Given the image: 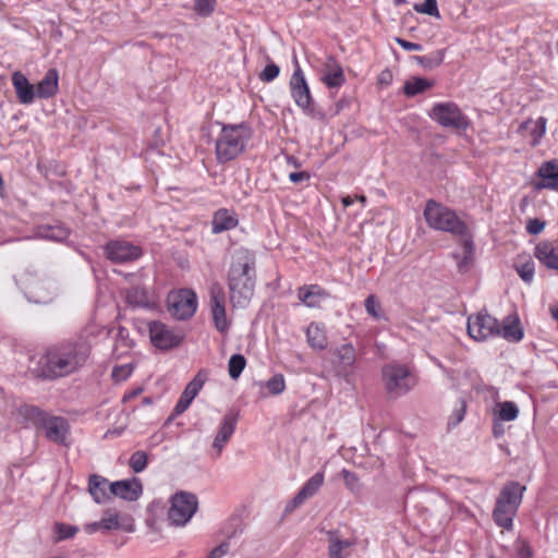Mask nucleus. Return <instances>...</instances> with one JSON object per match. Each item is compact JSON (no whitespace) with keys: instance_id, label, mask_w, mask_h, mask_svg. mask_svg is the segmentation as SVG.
Wrapping results in <instances>:
<instances>
[{"instance_id":"1","label":"nucleus","mask_w":558,"mask_h":558,"mask_svg":"<svg viewBox=\"0 0 558 558\" xmlns=\"http://www.w3.org/2000/svg\"><path fill=\"white\" fill-rule=\"evenodd\" d=\"M92 344L85 337L58 343L47 349L39 362V376L57 379L80 371L89 359Z\"/></svg>"},{"instance_id":"2","label":"nucleus","mask_w":558,"mask_h":558,"mask_svg":"<svg viewBox=\"0 0 558 558\" xmlns=\"http://www.w3.org/2000/svg\"><path fill=\"white\" fill-rule=\"evenodd\" d=\"M255 254L244 247L234 251L228 270V288L230 302L234 307L244 308L248 305L256 284Z\"/></svg>"},{"instance_id":"3","label":"nucleus","mask_w":558,"mask_h":558,"mask_svg":"<svg viewBox=\"0 0 558 558\" xmlns=\"http://www.w3.org/2000/svg\"><path fill=\"white\" fill-rule=\"evenodd\" d=\"M466 329L469 336L476 341L500 337L509 342H519L524 336L517 316L508 315L504 318L502 323H499L497 318L485 310L469 316Z\"/></svg>"},{"instance_id":"4","label":"nucleus","mask_w":558,"mask_h":558,"mask_svg":"<svg viewBox=\"0 0 558 558\" xmlns=\"http://www.w3.org/2000/svg\"><path fill=\"white\" fill-rule=\"evenodd\" d=\"M423 216L427 226L434 230L447 232L459 238L470 233L468 225L453 209L435 199L426 202Z\"/></svg>"},{"instance_id":"5","label":"nucleus","mask_w":558,"mask_h":558,"mask_svg":"<svg viewBox=\"0 0 558 558\" xmlns=\"http://www.w3.org/2000/svg\"><path fill=\"white\" fill-rule=\"evenodd\" d=\"M251 138V130L244 124H225L216 140V156L219 162L236 158L245 149Z\"/></svg>"},{"instance_id":"6","label":"nucleus","mask_w":558,"mask_h":558,"mask_svg":"<svg viewBox=\"0 0 558 558\" xmlns=\"http://www.w3.org/2000/svg\"><path fill=\"white\" fill-rule=\"evenodd\" d=\"M21 413L34 425L43 427L45 436L49 441L64 447L70 445L68 441L70 425L66 418L50 415L35 405H25L22 408Z\"/></svg>"},{"instance_id":"7","label":"nucleus","mask_w":558,"mask_h":558,"mask_svg":"<svg viewBox=\"0 0 558 558\" xmlns=\"http://www.w3.org/2000/svg\"><path fill=\"white\" fill-rule=\"evenodd\" d=\"M381 380L389 398L397 399L410 392L417 384L416 375L405 364L391 362L383 366Z\"/></svg>"},{"instance_id":"8","label":"nucleus","mask_w":558,"mask_h":558,"mask_svg":"<svg viewBox=\"0 0 558 558\" xmlns=\"http://www.w3.org/2000/svg\"><path fill=\"white\" fill-rule=\"evenodd\" d=\"M28 301L36 304H48L56 296L54 283L37 274L25 272L15 279Z\"/></svg>"},{"instance_id":"9","label":"nucleus","mask_w":558,"mask_h":558,"mask_svg":"<svg viewBox=\"0 0 558 558\" xmlns=\"http://www.w3.org/2000/svg\"><path fill=\"white\" fill-rule=\"evenodd\" d=\"M171 506L168 511V521L173 526H184L198 508L196 495L189 492H178L171 497Z\"/></svg>"},{"instance_id":"10","label":"nucleus","mask_w":558,"mask_h":558,"mask_svg":"<svg viewBox=\"0 0 558 558\" xmlns=\"http://www.w3.org/2000/svg\"><path fill=\"white\" fill-rule=\"evenodd\" d=\"M132 286L125 290V301L132 308L153 310L158 303L157 294L143 275H130Z\"/></svg>"},{"instance_id":"11","label":"nucleus","mask_w":558,"mask_h":558,"mask_svg":"<svg viewBox=\"0 0 558 558\" xmlns=\"http://www.w3.org/2000/svg\"><path fill=\"white\" fill-rule=\"evenodd\" d=\"M429 117L447 129L465 130L469 126L468 117L454 102L435 104L429 112Z\"/></svg>"},{"instance_id":"12","label":"nucleus","mask_w":558,"mask_h":558,"mask_svg":"<svg viewBox=\"0 0 558 558\" xmlns=\"http://www.w3.org/2000/svg\"><path fill=\"white\" fill-rule=\"evenodd\" d=\"M197 308V296L189 289L171 293L168 298V311L179 320L191 318Z\"/></svg>"},{"instance_id":"13","label":"nucleus","mask_w":558,"mask_h":558,"mask_svg":"<svg viewBox=\"0 0 558 558\" xmlns=\"http://www.w3.org/2000/svg\"><path fill=\"white\" fill-rule=\"evenodd\" d=\"M148 331L153 345L162 351L179 347L183 340L182 333L173 331L159 320L149 322Z\"/></svg>"},{"instance_id":"14","label":"nucleus","mask_w":558,"mask_h":558,"mask_svg":"<svg viewBox=\"0 0 558 558\" xmlns=\"http://www.w3.org/2000/svg\"><path fill=\"white\" fill-rule=\"evenodd\" d=\"M104 253L112 263L122 264L137 259L142 255V250L128 241L113 240L105 245Z\"/></svg>"},{"instance_id":"15","label":"nucleus","mask_w":558,"mask_h":558,"mask_svg":"<svg viewBox=\"0 0 558 558\" xmlns=\"http://www.w3.org/2000/svg\"><path fill=\"white\" fill-rule=\"evenodd\" d=\"M210 311L216 329L225 335L229 331L230 322L226 313L225 292L220 286H214L210 289Z\"/></svg>"},{"instance_id":"16","label":"nucleus","mask_w":558,"mask_h":558,"mask_svg":"<svg viewBox=\"0 0 558 558\" xmlns=\"http://www.w3.org/2000/svg\"><path fill=\"white\" fill-rule=\"evenodd\" d=\"M291 96L295 104L304 111H312V95L301 68L296 64L290 80Z\"/></svg>"},{"instance_id":"17","label":"nucleus","mask_w":558,"mask_h":558,"mask_svg":"<svg viewBox=\"0 0 558 558\" xmlns=\"http://www.w3.org/2000/svg\"><path fill=\"white\" fill-rule=\"evenodd\" d=\"M238 418L239 413L235 411H230L223 416L219 429L213 441V449L216 451V457L220 456L225 446L233 435L236 427Z\"/></svg>"},{"instance_id":"18","label":"nucleus","mask_w":558,"mask_h":558,"mask_svg":"<svg viewBox=\"0 0 558 558\" xmlns=\"http://www.w3.org/2000/svg\"><path fill=\"white\" fill-rule=\"evenodd\" d=\"M109 490L112 496L128 501H135L143 494V485L140 478L132 477L129 480L116 481L111 483Z\"/></svg>"},{"instance_id":"19","label":"nucleus","mask_w":558,"mask_h":558,"mask_svg":"<svg viewBox=\"0 0 558 558\" xmlns=\"http://www.w3.org/2000/svg\"><path fill=\"white\" fill-rule=\"evenodd\" d=\"M207 376L202 371L195 375V377L186 385L180 399L178 400L173 409V415H180L189 409L194 398L203 388Z\"/></svg>"},{"instance_id":"20","label":"nucleus","mask_w":558,"mask_h":558,"mask_svg":"<svg viewBox=\"0 0 558 558\" xmlns=\"http://www.w3.org/2000/svg\"><path fill=\"white\" fill-rule=\"evenodd\" d=\"M542 179L535 184L536 190H553L558 192V159L547 160L537 170Z\"/></svg>"},{"instance_id":"21","label":"nucleus","mask_w":558,"mask_h":558,"mask_svg":"<svg viewBox=\"0 0 558 558\" xmlns=\"http://www.w3.org/2000/svg\"><path fill=\"white\" fill-rule=\"evenodd\" d=\"M461 247L462 254L452 253V257L457 262L458 271L460 274H466L473 267L474 262V242L471 233L461 236Z\"/></svg>"},{"instance_id":"22","label":"nucleus","mask_w":558,"mask_h":558,"mask_svg":"<svg viewBox=\"0 0 558 558\" xmlns=\"http://www.w3.org/2000/svg\"><path fill=\"white\" fill-rule=\"evenodd\" d=\"M11 81L15 89L16 97L21 104L29 105L34 102L35 97L37 96L36 89L21 71H15L12 74Z\"/></svg>"},{"instance_id":"23","label":"nucleus","mask_w":558,"mask_h":558,"mask_svg":"<svg viewBox=\"0 0 558 558\" xmlns=\"http://www.w3.org/2000/svg\"><path fill=\"white\" fill-rule=\"evenodd\" d=\"M298 298L307 307H319L329 298V293L318 284H311L299 288Z\"/></svg>"},{"instance_id":"24","label":"nucleus","mask_w":558,"mask_h":558,"mask_svg":"<svg viewBox=\"0 0 558 558\" xmlns=\"http://www.w3.org/2000/svg\"><path fill=\"white\" fill-rule=\"evenodd\" d=\"M534 256L546 268L558 271V247H555L551 242H539L534 248Z\"/></svg>"},{"instance_id":"25","label":"nucleus","mask_w":558,"mask_h":558,"mask_svg":"<svg viewBox=\"0 0 558 558\" xmlns=\"http://www.w3.org/2000/svg\"><path fill=\"white\" fill-rule=\"evenodd\" d=\"M525 490L526 487L524 485H521L519 482L511 481L504 485L497 499L518 510Z\"/></svg>"},{"instance_id":"26","label":"nucleus","mask_w":558,"mask_h":558,"mask_svg":"<svg viewBox=\"0 0 558 558\" xmlns=\"http://www.w3.org/2000/svg\"><path fill=\"white\" fill-rule=\"evenodd\" d=\"M111 483L109 481L98 474H92L88 478V492L93 497L94 501L97 504L106 502L110 499L112 494L109 490V486Z\"/></svg>"},{"instance_id":"27","label":"nucleus","mask_w":558,"mask_h":558,"mask_svg":"<svg viewBox=\"0 0 558 558\" xmlns=\"http://www.w3.org/2000/svg\"><path fill=\"white\" fill-rule=\"evenodd\" d=\"M339 365L337 374L343 377L349 376L352 373L355 363V349L351 343L342 344L336 351Z\"/></svg>"},{"instance_id":"28","label":"nucleus","mask_w":558,"mask_h":558,"mask_svg":"<svg viewBox=\"0 0 558 558\" xmlns=\"http://www.w3.org/2000/svg\"><path fill=\"white\" fill-rule=\"evenodd\" d=\"M99 524L102 525V531L111 530H123L132 533L134 531V524L130 517H121L117 511H106V517L99 520Z\"/></svg>"},{"instance_id":"29","label":"nucleus","mask_w":558,"mask_h":558,"mask_svg":"<svg viewBox=\"0 0 558 558\" xmlns=\"http://www.w3.org/2000/svg\"><path fill=\"white\" fill-rule=\"evenodd\" d=\"M238 226V216L233 210L226 208L218 209L213 217V233H221Z\"/></svg>"},{"instance_id":"30","label":"nucleus","mask_w":558,"mask_h":558,"mask_svg":"<svg viewBox=\"0 0 558 558\" xmlns=\"http://www.w3.org/2000/svg\"><path fill=\"white\" fill-rule=\"evenodd\" d=\"M59 73L56 69H49L45 76L37 84L36 95L38 98L47 99L54 96L59 89Z\"/></svg>"},{"instance_id":"31","label":"nucleus","mask_w":558,"mask_h":558,"mask_svg":"<svg viewBox=\"0 0 558 558\" xmlns=\"http://www.w3.org/2000/svg\"><path fill=\"white\" fill-rule=\"evenodd\" d=\"M518 510L510 507V505L504 504V501L496 499V505L493 511V519L495 523L510 531L513 526V518L515 517Z\"/></svg>"},{"instance_id":"32","label":"nucleus","mask_w":558,"mask_h":558,"mask_svg":"<svg viewBox=\"0 0 558 558\" xmlns=\"http://www.w3.org/2000/svg\"><path fill=\"white\" fill-rule=\"evenodd\" d=\"M327 538L329 558H344L347 550L353 545L352 541L342 538L338 531H328Z\"/></svg>"},{"instance_id":"33","label":"nucleus","mask_w":558,"mask_h":558,"mask_svg":"<svg viewBox=\"0 0 558 558\" xmlns=\"http://www.w3.org/2000/svg\"><path fill=\"white\" fill-rule=\"evenodd\" d=\"M519 277L526 283H531L534 278L535 265L532 257L527 254L519 255L513 264Z\"/></svg>"},{"instance_id":"34","label":"nucleus","mask_w":558,"mask_h":558,"mask_svg":"<svg viewBox=\"0 0 558 558\" xmlns=\"http://www.w3.org/2000/svg\"><path fill=\"white\" fill-rule=\"evenodd\" d=\"M70 234V231L63 225H54V226H41L38 229V235L46 240L61 242L65 240Z\"/></svg>"},{"instance_id":"35","label":"nucleus","mask_w":558,"mask_h":558,"mask_svg":"<svg viewBox=\"0 0 558 558\" xmlns=\"http://www.w3.org/2000/svg\"><path fill=\"white\" fill-rule=\"evenodd\" d=\"M308 344L314 349L323 350L327 345L325 332L317 323H311L306 329Z\"/></svg>"},{"instance_id":"36","label":"nucleus","mask_w":558,"mask_h":558,"mask_svg":"<svg viewBox=\"0 0 558 558\" xmlns=\"http://www.w3.org/2000/svg\"><path fill=\"white\" fill-rule=\"evenodd\" d=\"M433 83L423 77H413L404 83L403 92L408 97H413L417 94L430 88Z\"/></svg>"},{"instance_id":"37","label":"nucleus","mask_w":558,"mask_h":558,"mask_svg":"<svg viewBox=\"0 0 558 558\" xmlns=\"http://www.w3.org/2000/svg\"><path fill=\"white\" fill-rule=\"evenodd\" d=\"M322 80L329 88L341 86L344 83L342 68L339 64H335L332 68L325 71Z\"/></svg>"},{"instance_id":"38","label":"nucleus","mask_w":558,"mask_h":558,"mask_svg":"<svg viewBox=\"0 0 558 558\" xmlns=\"http://www.w3.org/2000/svg\"><path fill=\"white\" fill-rule=\"evenodd\" d=\"M324 483V474L320 472L315 473L300 489V494L308 499L314 496Z\"/></svg>"},{"instance_id":"39","label":"nucleus","mask_w":558,"mask_h":558,"mask_svg":"<svg viewBox=\"0 0 558 558\" xmlns=\"http://www.w3.org/2000/svg\"><path fill=\"white\" fill-rule=\"evenodd\" d=\"M246 366V360L242 354H233L229 359L228 372L232 379H238Z\"/></svg>"},{"instance_id":"40","label":"nucleus","mask_w":558,"mask_h":558,"mask_svg":"<svg viewBox=\"0 0 558 558\" xmlns=\"http://www.w3.org/2000/svg\"><path fill=\"white\" fill-rule=\"evenodd\" d=\"M498 416L501 421L510 422L518 417L519 409L512 401H504L498 404Z\"/></svg>"},{"instance_id":"41","label":"nucleus","mask_w":558,"mask_h":558,"mask_svg":"<svg viewBox=\"0 0 558 558\" xmlns=\"http://www.w3.org/2000/svg\"><path fill=\"white\" fill-rule=\"evenodd\" d=\"M415 61L425 69H433L438 66L444 60V51L437 50L427 56H416Z\"/></svg>"},{"instance_id":"42","label":"nucleus","mask_w":558,"mask_h":558,"mask_svg":"<svg viewBox=\"0 0 558 558\" xmlns=\"http://www.w3.org/2000/svg\"><path fill=\"white\" fill-rule=\"evenodd\" d=\"M532 121L525 122L522 126L526 128ZM546 123L547 119L544 117H539L535 122H533V128L531 129V135L533 136V141L531 143L532 146L538 145L541 138L544 136L546 132Z\"/></svg>"},{"instance_id":"43","label":"nucleus","mask_w":558,"mask_h":558,"mask_svg":"<svg viewBox=\"0 0 558 558\" xmlns=\"http://www.w3.org/2000/svg\"><path fill=\"white\" fill-rule=\"evenodd\" d=\"M148 463V456L145 451L137 450L132 453L129 460V466L134 473L143 472Z\"/></svg>"},{"instance_id":"44","label":"nucleus","mask_w":558,"mask_h":558,"mask_svg":"<svg viewBox=\"0 0 558 558\" xmlns=\"http://www.w3.org/2000/svg\"><path fill=\"white\" fill-rule=\"evenodd\" d=\"M266 388L272 396L281 395L286 390V380L282 374H276L270 377L266 384Z\"/></svg>"},{"instance_id":"45","label":"nucleus","mask_w":558,"mask_h":558,"mask_svg":"<svg viewBox=\"0 0 558 558\" xmlns=\"http://www.w3.org/2000/svg\"><path fill=\"white\" fill-rule=\"evenodd\" d=\"M54 530L57 533V541H64L75 536L78 532V527L75 525H70L65 523H56Z\"/></svg>"},{"instance_id":"46","label":"nucleus","mask_w":558,"mask_h":558,"mask_svg":"<svg viewBox=\"0 0 558 558\" xmlns=\"http://www.w3.org/2000/svg\"><path fill=\"white\" fill-rule=\"evenodd\" d=\"M364 304L365 311L369 316L374 317L375 319H380L384 317L380 311V303L374 294L368 295Z\"/></svg>"},{"instance_id":"47","label":"nucleus","mask_w":558,"mask_h":558,"mask_svg":"<svg viewBox=\"0 0 558 558\" xmlns=\"http://www.w3.org/2000/svg\"><path fill=\"white\" fill-rule=\"evenodd\" d=\"M465 410H466L465 401L463 399H459L456 404L452 415L449 417L448 425L454 427L458 424H460L464 418Z\"/></svg>"},{"instance_id":"48","label":"nucleus","mask_w":558,"mask_h":558,"mask_svg":"<svg viewBox=\"0 0 558 558\" xmlns=\"http://www.w3.org/2000/svg\"><path fill=\"white\" fill-rule=\"evenodd\" d=\"M280 73V69L275 63L267 64L264 70L259 74V80L265 83L272 82L275 78L278 77Z\"/></svg>"},{"instance_id":"49","label":"nucleus","mask_w":558,"mask_h":558,"mask_svg":"<svg viewBox=\"0 0 558 558\" xmlns=\"http://www.w3.org/2000/svg\"><path fill=\"white\" fill-rule=\"evenodd\" d=\"M515 558H533V550L525 539H518L514 544Z\"/></svg>"},{"instance_id":"50","label":"nucleus","mask_w":558,"mask_h":558,"mask_svg":"<svg viewBox=\"0 0 558 558\" xmlns=\"http://www.w3.org/2000/svg\"><path fill=\"white\" fill-rule=\"evenodd\" d=\"M216 0H195L194 9L201 15H208L214 11Z\"/></svg>"},{"instance_id":"51","label":"nucleus","mask_w":558,"mask_h":558,"mask_svg":"<svg viewBox=\"0 0 558 558\" xmlns=\"http://www.w3.org/2000/svg\"><path fill=\"white\" fill-rule=\"evenodd\" d=\"M132 372H133L132 365L124 364V365L116 366L112 369L111 376L113 379L121 381V380L128 379L131 376Z\"/></svg>"},{"instance_id":"52","label":"nucleus","mask_w":558,"mask_h":558,"mask_svg":"<svg viewBox=\"0 0 558 558\" xmlns=\"http://www.w3.org/2000/svg\"><path fill=\"white\" fill-rule=\"evenodd\" d=\"M341 474H342V477H343V481H344L347 487L350 490L355 492L360 488L359 477L355 473H353L347 469H343L341 471Z\"/></svg>"},{"instance_id":"53","label":"nucleus","mask_w":558,"mask_h":558,"mask_svg":"<svg viewBox=\"0 0 558 558\" xmlns=\"http://www.w3.org/2000/svg\"><path fill=\"white\" fill-rule=\"evenodd\" d=\"M415 10L417 12L427 14V15H438V8H437V1L436 0H425L421 4H416Z\"/></svg>"},{"instance_id":"54","label":"nucleus","mask_w":558,"mask_h":558,"mask_svg":"<svg viewBox=\"0 0 558 558\" xmlns=\"http://www.w3.org/2000/svg\"><path fill=\"white\" fill-rule=\"evenodd\" d=\"M545 226L546 223L544 220L538 218L530 219L526 223V232L532 235L539 234L544 230Z\"/></svg>"},{"instance_id":"55","label":"nucleus","mask_w":558,"mask_h":558,"mask_svg":"<svg viewBox=\"0 0 558 558\" xmlns=\"http://www.w3.org/2000/svg\"><path fill=\"white\" fill-rule=\"evenodd\" d=\"M229 543L222 542L220 545L215 547L208 555L207 558H221L229 551Z\"/></svg>"},{"instance_id":"56","label":"nucleus","mask_w":558,"mask_h":558,"mask_svg":"<svg viewBox=\"0 0 558 558\" xmlns=\"http://www.w3.org/2000/svg\"><path fill=\"white\" fill-rule=\"evenodd\" d=\"M392 78H393L392 72L389 69H385L379 73V75L377 77V82L380 86L386 87L391 84Z\"/></svg>"},{"instance_id":"57","label":"nucleus","mask_w":558,"mask_h":558,"mask_svg":"<svg viewBox=\"0 0 558 558\" xmlns=\"http://www.w3.org/2000/svg\"><path fill=\"white\" fill-rule=\"evenodd\" d=\"M116 338L123 342L125 347L132 345V340L130 339L129 330L125 327L120 326L117 330Z\"/></svg>"},{"instance_id":"58","label":"nucleus","mask_w":558,"mask_h":558,"mask_svg":"<svg viewBox=\"0 0 558 558\" xmlns=\"http://www.w3.org/2000/svg\"><path fill=\"white\" fill-rule=\"evenodd\" d=\"M305 500L306 499L300 493H298L287 505L286 512L293 511L295 508L301 506Z\"/></svg>"},{"instance_id":"59","label":"nucleus","mask_w":558,"mask_h":558,"mask_svg":"<svg viewBox=\"0 0 558 558\" xmlns=\"http://www.w3.org/2000/svg\"><path fill=\"white\" fill-rule=\"evenodd\" d=\"M397 43L405 50H421L422 47L418 44L405 40L403 37H396Z\"/></svg>"},{"instance_id":"60","label":"nucleus","mask_w":558,"mask_h":558,"mask_svg":"<svg viewBox=\"0 0 558 558\" xmlns=\"http://www.w3.org/2000/svg\"><path fill=\"white\" fill-rule=\"evenodd\" d=\"M289 179L293 183H300L305 180H310V174L306 171L291 172Z\"/></svg>"},{"instance_id":"61","label":"nucleus","mask_w":558,"mask_h":558,"mask_svg":"<svg viewBox=\"0 0 558 558\" xmlns=\"http://www.w3.org/2000/svg\"><path fill=\"white\" fill-rule=\"evenodd\" d=\"M99 530H102V525L99 524V521L87 523V524L84 525V531L87 534H94V533H96Z\"/></svg>"},{"instance_id":"62","label":"nucleus","mask_w":558,"mask_h":558,"mask_svg":"<svg viewBox=\"0 0 558 558\" xmlns=\"http://www.w3.org/2000/svg\"><path fill=\"white\" fill-rule=\"evenodd\" d=\"M342 204L344 207H349L353 204V199L350 196H345L342 198Z\"/></svg>"},{"instance_id":"63","label":"nucleus","mask_w":558,"mask_h":558,"mask_svg":"<svg viewBox=\"0 0 558 558\" xmlns=\"http://www.w3.org/2000/svg\"><path fill=\"white\" fill-rule=\"evenodd\" d=\"M551 316L555 320H558V306L550 308Z\"/></svg>"},{"instance_id":"64","label":"nucleus","mask_w":558,"mask_h":558,"mask_svg":"<svg viewBox=\"0 0 558 558\" xmlns=\"http://www.w3.org/2000/svg\"><path fill=\"white\" fill-rule=\"evenodd\" d=\"M359 201L362 203L366 202V197L364 195L359 196Z\"/></svg>"}]
</instances>
